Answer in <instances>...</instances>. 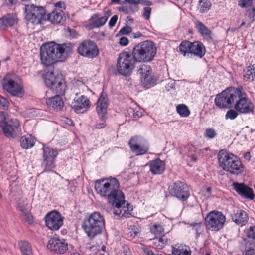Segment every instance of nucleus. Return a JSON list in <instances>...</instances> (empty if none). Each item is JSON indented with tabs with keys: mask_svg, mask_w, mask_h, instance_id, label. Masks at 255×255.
Returning <instances> with one entry per match:
<instances>
[{
	"mask_svg": "<svg viewBox=\"0 0 255 255\" xmlns=\"http://www.w3.org/2000/svg\"><path fill=\"white\" fill-rule=\"evenodd\" d=\"M70 43L57 44L54 42L43 45L40 48L41 63L49 66L58 62H64L72 52Z\"/></svg>",
	"mask_w": 255,
	"mask_h": 255,
	"instance_id": "nucleus-1",
	"label": "nucleus"
},
{
	"mask_svg": "<svg viewBox=\"0 0 255 255\" xmlns=\"http://www.w3.org/2000/svg\"><path fill=\"white\" fill-rule=\"evenodd\" d=\"M82 227L87 236L93 239L100 234L104 228V217L99 212H94L85 218Z\"/></svg>",
	"mask_w": 255,
	"mask_h": 255,
	"instance_id": "nucleus-2",
	"label": "nucleus"
},
{
	"mask_svg": "<svg viewBox=\"0 0 255 255\" xmlns=\"http://www.w3.org/2000/svg\"><path fill=\"white\" fill-rule=\"evenodd\" d=\"M108 202L114 207L113 213L121 218H129L131 216L130 211L132 208L128 203L125 206V196L119 188L109 194L107 197Z\"/></svg>",
	"mask_w": 255,
	"mask_h": 255,
	"instance_id": "nucleus-3",
	"label": "nucleus"
},
{
	"mask_svg": "<svg viewBox=\"0 0 255 255\" xmlns=\"http://www.w3.org/2000/svg\"><path fill=\"white\" fill-rule=\"evenodd\" d=\"M43 78L46 85L56 95H65L67 85L65 79L60 72L46 70L43 74Z\"/></svg>",
	"mask_w": 255,
	"mask_h": 255,
	"instance_id": "nucleus-4",
	"label": "nucleus"
},
{
	"mask_svg": "<svg viewBox=\"0 0 255 255\" xmlns=\"http://www.w3.org/2000/svg\"><path fill=\"white\" fill-rule=\"evenodd\" d=\"M219 165L222 169L233 174H241L244 170V166L240 160L231 153L220 151L218 154Z\"/></svg>",
	"mask_w": 255,
	"mask_h": 255,
	"instance_id": "nucleus-5",
	"label": "nucleus"
},
{
	"mask_svg": "<svg viewBox=\"0 0 255 255\" xmlns=\"http://www.w3.org/2000/svg\"><path fill=\"white\" fill-rule=\"evenodd\" d=\"M6 114L4 112L0 113V127L4 135L8 138H15L21 135V128L19 120H11L7 121Z\"/></svg>",
	"mask_w": 255,
	"mask_h": 255,
	"instance_id": "nucleus-6",
	"label": "nucleus"
},
{
	"mask_svg": "<svg viewBox=\"0 0 255 255\" xmlns=\"http://www.w3.org/2000/svg\"><path fill=\"white\" fill-rule=\"evenodd\" d=\"M25 18L34 24L45 25L46 27L50 26L49 21H46V11L44 7L29 4L25 6Z\"/></svg>",
	"mask_w": 255,
	"mask_h": 255,
	"instance_id": "nucleus-7",
	"label": "nucleus"
},
{
	"mask_svg": "<svg viewBox=\"0 0 255 255\" xmlns=\"http://www.w3.org/2000/svg\"><path fill=\"white\" fill-rule=\"evenodd\" d=\"M116 188H120V183L115 177L102 178L95 182V189L96 192L101 197L106 198L115 191Z\"/></svg>",
	"mask_w": 255,
	"mask_h": 255,
	"instance_id": "nucleus-8",
	"label": "nucleus"
},
{
	"mask_svg": "<svg viewBox=\"0 0 255 255\" xmlns=\"http://www.w3.org/2000/svg\"><path fill=\"white\" fill-rule=\"evenodd\" d=\"M135 68V61L129 52H124L119 55L117 63L118 72L127 76L131 74Z\"/></svg>",
	"mask_w": 255,
	"mask_h": 255,
	"instance_id": "nucleus-9",
	"label": "nucleus"
},
{
	"mask_svg": "<svg viewBox=\"0 0 255 255\" xmlns=\"http://www.w3.org/2000/svg\"><path fill=\"white\" fill-rule=\"evenodd\" d=\"M238 96L237 88L230 87L217 95L215 105L220 108H231L233 106L234 100Z\"/></svg>",
	"mask_w": 255,
	"mask_h": 255,
	"instance_id": "nucleus-10",
	"label": "nucleus"
},
{
	"mask_svg": "<svg viewBox=\"0 0 255 255\" xmlns=\"http://www.w3.org/2000/svg\"><path fill=\"white\" fill-rule=\"evenodd\" d=\"M205 220L207 229L213 231H218L223 227L226 217L222 212L214 210L209 212Z\"/></svg>",
	"mask_w": 255,
	"mask_h": 255,
	"instance_id": "nucleus-11",
	"label": "nucleus"
},
{
	"mask_svg": "<svg viewBox=\"0 0 255 255\" xmlns=\"http://www.w3.org/2000/svg\"><path fill=\"white\" fill-rule=\"evenodd\" d=\"M237 93L238 96L233 103L234 108L237 111L242 114L252 113L254 108L253 103L241 89L237 88Z\"/></svg>",
	"mask_w": 255,
	"mask_h": 255,
	"instance_id": "nucleus-12",
	"label": "nucleus"
},
{
	"mask_svg": "<svg viewBox=\"0 0 255 255\" xmlns=\"http://www.w3.org/2000/svg\"><path fill=\"white\" fill-rule=\"evenodd\" d=\"M108 106V98L106 93L102 92L97 102L96 111L101 122L94 126L95 128H102L105 126V121Z\"/></svg>",
	"mask_w": 255,
	"mask_h": 255,
	"instance_id": "nucleus-13",
	"label": "nucleus"
},
{
	"mask_svg": "<svg viewBox=\"0 0 255 255\" xmlns=\"http://www.w3.org/2000/svg\"><path fill=\"white\" fill-rule=\"evenodd\" d=\"M138 73L140 75L141 83L144 87L149 88L155 85L157 78L152 75V71L150 66L141 65L138 70Z\"/></svg>",
	"mask_w": 255,
	"mask_h": 255,
	"instance_id": "nucleus-14",
	"label": "nucleus"
},
{
	"mask_svg": "<svg viewBox=\"0 0 255 255\" xmlns=\"http://www.w3.org/2000/svg\"><path fill=\"white\" fill-rule=\"evenodd\" d=\"M45 222L49 229L58 230L63 224V217L59 212L54 210L46 215Z\"/></svg>",
	"mask_w": 255,
	"mask_h": 255,
	"instance_id": "nucleus-15",
	"label": "nucleus"
},
{
	"mask_svg": "<svg viewBox=\"0 0 255 255\" xmlns=\"http://www.w3.org/2000/svg\"><path fill=\"white\" fill-rule=\"evenodd\" d=\"M99 53V48L94 42L90 40H87L81 43V55L93 59L97 57Z\"/></svg>",
	"mask_w": 255,
	"mask_h": 255,
	"instance_id": "nucleus-16",
	"label": "nucleus"
},
{
	"mask_svg": "<svg viewBox=\"0 0 255 255\" xmlns=\"http://www.w3.org/2000/svg\"><path fill=\"white\" fill-rule=\"evenodd\" d=\"M43 159L42 167L45 171H50L55 167V159L58 154L56 150L49 147H43Z\"/></svg>",
	"mask_w": 255,
	"mask_h": 255,
	"instance_id": "nucleus-17",
	"label": "nucleus"
},
{
	"mask_svg": "<svg viewBox=\"0 0 255 255\" xmlns=\"http://www.w3.org/2000/svg\"><path fill=\"white\" fill-rule=\"evenodd\" d=\"M2 86L4 90L13 96H19L23 91L21 86L11 79L10 75H6L4 77Z\"/></svg>",
	"mask_w": 255,
	"mask_h": 255,
	"instance_id": "nucleus-18",
	"label": "nucleus"
},
{
	"mask_svg": "<svg viewBox=\"0 0 255 255\" xmlns=\"http://www.w3.org/2000/svg\"><path fill=\"white\" fill-rule=\"evenodd\" d=\"M47 247L51 251L60 254H64L68 249L65 239L58 237L51 238L48 241Z\"/></svg>",
	"mask_w": 255,
	"mask_h": 255,
	"instance_id": "nucleus-19",
	"label": "nucleus"
},
{
	"mask_svg": "<svg viewBox=\"0 0 255 255\" xmlns=\"http://www.w3.org/2000/svg\"><path fill=\"white\" fill-rule=\"evenodd\" d=\"M170 193L182 201L186 200L190 195L187 185L179 181L174 183L170 190Z\"/></svg>",
	"mask_w": 255,
	"mask_h": 255,
	"instance_id": "nucleus-20",
	"label": "nucleus"
},
{
	"mask_svg": "<svg viewBox=\"0 0 255 255\" xmlns=\"http://www.w3.org/2000/svg\"><path fill=\"white\" fill-rule=\"evenodd\" d=\"M131 151L137 155L146 153L149 149L148 144L141 145V138L139 136L132 137L129 141Z\"/></svg>",
	"mask_w": 255,
	"mask_h": 255,
	"instance_id": "nucleus-21",
	"label": "nucleus"
},
{
	"mask_svg": "<svg viewBox=\"0 0 255 255\" xmlns=\"http://www.w3.org/2000/svg\"><path fill=\"white\" fill-rule=\"evenodd\" d=\"M146 62L152 61L155 57L157 49L153 42L145 41L140 43Z\"/></svg>",
	"mask_w": 255,
	"mask_h": 255,
	"instance_id": "nucleus-22",
	"label": "nucleus"
},
{
	"mask_svg": "<svg viewBox=\"0 0 255 255\" xmlns=\"http://www.w3.org/2000/svg\"><path fill=\"white\" fill-rule=\"evenodd\" d=\"M64 19V13L60 9L55 8L50 13L46 14V21H49L53 24H62Z\"/></svg>",
	"mask_w": 255,
	"mask_h": 255,
	"instance_id": "nucleus-23",
	"label": "nucleus"
},
{
	"mask_svg": "<svg viewBox=\"0 0 255 255\" xmlns=\"http://www.w3.org/2000/svg\"><path fill=\"white\" fill-rule=\"evenodd\" d=\"M46 104L49 109L57 112L62 111L64 107L63 100L59 95L47 98Z\"/></svg>",
	"mask_w": 255,
	"mask_h": 255,
	"instance_id": "nucleus-24",
	"label": "nucleus"
},
{
	"mask_svg": "<svg viewBox=\"0 0 255 255\" xmlns=\"http://www.w3.org/2000/svg\"><path fill=\"white\" fill-rule=\"evenodd\" d=\"M233 186L236 191L241 196L251 200L254 199L255 195L253 189L247 185L236 182L233 183Z\"/></svg>",
	"mask_w": 255,
	"mask_h": 255,
	"instance_id": "nucleus-25",
	"label": "nucleus"
},
{
	"mask_svg": "<svg viewBox=\"0 0 255 255\" xmlns=\"http://www.w3.org/2000/svg\"><path fill=\"white\" fill-rule=\"evenodd\" d=\"M206 53V49L204 45L200 42L195 41L191 42L190 47V58L196 57L202 58Z\"/></svg>",
	"mask_w": 255,
	"mask_h": 255,
	"instance_id": "nucleus-26",
	"label": "nucleus"
},
{
	"mask_svg": "<svg viewBox=\"0 0 255 255\" xmlns=\"http://www.w3.org/2000/svg\"><path fill=\"white\" fill-rule=\"evenodd\" d=\"M16 22L17 17L15 14H8L0 19V29L4 30L13 26Z\"/></svg>",
	"mask_w": 255,
	"mask_h": 255,
	"instance_id": "nucleus-27",
	"label": "nucleus"
},
{
	"mask_svg": "<svg viewBox=\"0 0 255 255\" xmlns=\"http://www.w3.org/2000/svg\"><path fill=\"white\" fill-rule=\"evenodd\" d=\"M232 220L237 225L242 226L245 225L248 220V215L246 212L242 210H237L232 216Z\"/></svg>",
	"mask_w": 255,
	"mask_h": 255,
	"instance_id": "nucleus-28",
	"label": "nucleus"
},
{
	"mask_svg": "<svg viewBox=\"0 0 255 255\" xmlns=\"http://www.w3.org/2000/svg\"><path fill=\"white\" fill-rule=\"evenodd\" d=\"M164 169L165 164L159 159L153 160L150 163V171L153 174H161L164 171Z\"/></svg>",
	"mask_w": 255,
	"mask_h": 255,
	"instance_id": "nucleus-29",
	"label": "nucleus"
},
{
	"mask_svg": "<svg viewBox=\"0 0 255 255\" xmlns=\"http://www.w3.org/2000/svg\"><path fill=\"white\" fill-rule=\"evenodd\" d=\"M172 252L173 255H191L190 247L182 244L172 247Z\"/></svg>",
	"mask_w": 255,
	"mask_h": 255,
	"instance_id": "nucleus-30",
	"label": "nucleus"
},
{
	"mask_svg": "<svg viewBox=\"0 0 255 255\" xmlns=\"http://www.w3.org/2000/svg\"><path fill=\"white\" fill-rule=\"evenodd\" d=\"M129 5L126 4L123 6L120 7L119 10L123 11L126 13H129L130 11L133 12L138 10V6L137 4L139 3L137 0H125Z\"/></svg>",
	"mask_w": 255,
	"mask_h": 255,
	"instance_id": "nucleus-31",
	"label": "nucleus"
},
{
	"mask_svg": "<svg viewBox=\"0 0 255 255\" xmlns=\"http://www.w3.org/2000/svg\"><path fill=\"white\" fill-rule=\"evenodd\" d=\"M132 57L135 62H146L140 43L138 44L134 47L132 50Z\"/></svg>",
	"mask_w": 255,
	"mask_h": 255,
	"instance_id": "nucleus-32",
	"label": "nucleus"
},
{
	"mask_svg": "<svg viewBox=\"0 0 255 255\" xmlns=\"http://www.w3.org/2000/svg\"><path fill=\"white\" fill-rule=\"evenodd\" d=\"M36 139L31 135H27L21 137L20 144L23 148L28 149L33 147L35 144Z\"/></svg>",
	"mask_w": 255,
	"mask_h": 255,
	"instance_id": "nucleus-33",
	"label": "nucleus"
},
{
	"mask_svg": "<svg viewBox=\"0 0 255 255\" xmlns=\"http://www.w3.org/2000/svg\"><path fill=\"white\" fill-rule=\"evenodd\" d=\"M255 78V63L248 66L244 70V80L246 81H252Z\"/></svg>",
	"mask_w": 255,
	"mask_h": 255,
	"instance_id": "nucleus-34",
	"label": "nucleus"
},
{
	"mask_svg": "<svg viewBox=\"0 0 255 255\" xmlns=\"http://www.w3.org/2000/svg\"><path fill=\"white\" fill-rule=\"evenodd\" d=\"M191 42L188 41H182L179 45V48L180 52L184 56H187L190 58V51Z\"/></svg>",
	"mask_w": 255,
	"mask_h": 255,
	"instance_id": "nucleus-35",
	"label": "nucleus"
},
{
	"mask_svg": "<svg viewBox=\"0 0 255 255\" xmlns=\"http://www.w3.org/2000/svg\"><path fill=\"white\" fill-rule=\"evenodd\" d=\"M91 106L90 100L85 96H81V113L88 111Z\"/></svg>",
	"mask_w": 255,
	"mask_h": 255,
	"instance_id": "nucleus-36",
	"label": "nucleus"
},
{
	"mask_svg": "<svg viewBox=\"0 0 255 255\" xmlns=\"http://www.w3.org/2000/svg\"><path fill=\"white\" fill-rule=\"evenodd\" d=\"M20 249L22 255H33L31 246L30 243L27 241L21 242Z\"/></svg>",
	"mask_w": 255,
	"mask_h": 255,
	"instance_id": "nucleus-37",
	"label": "nucleus"
},
{
	"mask_svg": "<svg viewBox=\"0 0 255 255\" xmlns=\"http://www.w3.org/2000/svg\"><path fill=\"white\" fill-rule=\"evenodd\" d=\"M153 240L154 245L158 249H162L167 243V238L164 235L159 238H154Z\"/></svg>",
	"mask_w": 255,
	"mask_h": 255,
	"instance_id": "nucleus-38",
	"label": "nucleus"
},
{
	"mask_svg": "<svg viewBox=\"0 0 255 255\" xmlns=\"http://www.w3.org/2000/svg\"><path fill=\"white\" fill-rule=\"evenodd\" d=\"M177 113L182 117H188L190 112L188 107L184 104H180L176 107Z\"/></svg>",
	"mask_w": 255,
	"mask_h": 255,
	"instance_id": "nucleus-39",
	"label": "nucleus"
},
{
	"mask_svg": "<svg viewBox=\"0 0 255 255\" xmlns=\"http://www.w3.org/2000/svg\"><path fill=\"white\" fill-rule=\"evenodd\" d=\"M211 6V3L210 1L205 0H200L199 1L198 9L200 12L203 13L209 10Z\"/></svg>",
	"mask_w": 255,
	"mask_h": 255,
	"instance_id": "nucleus-40",
	"label": "nucleus"
},
{
	"mask_svg": "<svg viewBox=\"0 0 255 255\" xmlns=\"http://www.w3.org/2000/svg\"><path fill=\"white\" fill-rule=\"evenodd\" d=\"M151 232L156 236H162L164 235V231L163 227L160 225L155 224L150 228Z\"/></svg>",
	"mask_w": 255,
	"mask_h": 255,
	"instance_id": "nucleus-41",
	"label": "nucleus"
},
{
	"mask_svg": "<svg viewBox=\"0 0 255 255\" xmlns=\"http://www.w3.org/2000/svg\"><path fill=\"white\" fill-rule=\"evenodd\" d=\"M247 237L248 239L246 242V246L247 247L249 246L250 239L255 240V226L251 227L247 231Z\"/></svg>",
	"mask_w": 255,
	"mask_h": 255,
	"instance_id": "nucleus-42",
	"label": "nucleus"
},
{
	"mask_svg": "<svg viewBox=\"0 0 255 255\" xmlns=\"http://www.w3.org/2000/svg\"><path fill=\"white\" fill-rule=\"evenodd\" d=\"M106 21V17H102L96 20H92L91 23V27L92 28H99L101 26H102Z\"/></svg>",
	"mask_w": 255,
	"mask_h": 255,
	"instance_id": "nucleus-43",
	"label": "nucleus"
},
{
	"mask_svg": "<svg viewBox=\"0 0 255 255\" xmlns=\"http://www.w3.org/2000/svg\"><path fill=\"white\" fill-rule=\"evenodd\" d=\"M80 98L76 97L74 99L73 101L71 104V108L77 113H79L80 111Z\"/></svg>",
	"mask_w": 255,
	"mask_h": 255,
	"instance_id": "nucleus-44",
	"label": "nucleus"
},
{
	"mask_svg": "<svg viewBox=\"0 0 255 255\" xmlns=\"http://www.w3.org/2000/svg\"><path fill=\"white\" fill-rule=\"evenodd\" d=\"M129 115H132L134 118H139L142 116V112L139 111L137 108H129L128 109Z\"/></svg>",
	"mask_w": 255,
	"mask_h": 255,
	"instance_id": "nucleus-45",
	"label": "nucleus"
},
{
	"mask_svg": "<svg viewBox=\"0 0 255 255\" xmlns=\"http://www.w3.org/2000/svg\"><path fill=\"white\" fill-rule=\"evenodd\" d=\"M185 149L188 151L187 154L188 156H190L192 157V160L194 161H196V158L194 156V153L195 152V147L193 145L188 146L187 147H185Z\"/></svg>",
	"mask_w": 255,
	"mask_h": 255,
	"instance_id": "nucleus-46",
	"label": "nucleus"
},
{
	"mask_svg": "<svg viewBox=\"0 0 255 255\" xmlns=\"http://www.w3.org/2000/svg\"><path fill=\"white\" fill-rule=\"evenodd\" d=\"M217 135L216 131L213 128L206 129L205 132V136L209 139H213Z\"/></svg>",
	"mask_w": 255,
	"mask_h": 255,
	"instance_id": "nucleus-47",
	"label": "nucleus"
},
{
	"mask_svg": "<svg viewBox=\"0 0 255 255\" xmlns=\"http://www.w3.org/2000/svg\"><path fill=\"white\" fill-rule=\"evenodd\" d=\"M238 116V113L237 111H235L233 109H230L227 111L225 117L226 119H229L230 120L235 119Z\"/></svg>",
	"mask_w": 255,
	"mask_h": 255,
	"instance_id": "nucleus-48",
	"label": "nucleus"
},
{
	"mask_svg": "<svg viewBox=\"0 0 255 255\" xmlns=\"http://www.w3.org/2000/svg\"><path fill=\"white\" fill-rule=\"evenodd\" d=\"M196 26L199 32H210V31H208L207 27L200 21H198L196 23Z\"/></svg>",
	"mask_w": 255,
	"mask_h": 255,
	"instance_id": "nucleus-49",
	"label": "nucleus"
},
{
	"mask_svg": "<svg viewBox=\"0 0 255 255\" xmlns=\"http://www.w3.org/2000/svg\"><path fill=\"white\" fill-rule=\"evenodd\" d=\"M254 0H241L239 2V5L242 7L250 6Z\"/></svg>",
	"mask_w": 255,
	"mask_h": 255,
	"instance_id": "nucleus-50",
	"label": "nucleus"
},
{
	"mask_svg": "<svg viewBox=\"0 0 255 255\" xmlns=\"http://www.w3.org/2000/svg\"><path fill=\"white\" fill-rule=\"evenodd\" d=\"M8 106L9 103L6 99L0 95V106L3 109H6L8 108Z\"/></svg>",
	"mask_w": 255,
	"mask_h": 255,
	"instance_id": "nucleus-51",
	"label": "nucleus"
},
{
	"mask_svg": "<svg viewBox=\"0 0 255 255\" xmlns=\"http://www.w3.org/2000/svg\"><path fill=\"white\" fill-rule=\"evenodd\" d=\"M249 245L251 247L246 251L245 255H255V250L253 249L255 247V243H251Z\"/></svg>",
	"mask_w": 255,
	"mask_h": 255,
	"instance_id": "nucleus-52",
	"label": "nucleus"
},
{
	"mask_svg": "<svg viewBox=\"0 0 255 255\" xmlns=\"http://www.w3.org/2000/svg\"><path fill=\"white\" fill-rule=\"evenodd\" d=\"M151 9L149 7H146L143 9V16L146 20L150 18Z\"/></svg>",
	"mask_w": 255,
	"mask_h": 255,
	"instance_id": "nucleus-53",
	"label": "nucleus"
},
{
	"mask_svg": "<svg viewBox=\"0 0 255 255\" xmlns=\"http://www.w3.org/2000/svg\"><path fill=\"white\" fill-rule=\"evenodd\" d=\"M128 39L125 37H121L119 40V44L121 46H125L128 44Z\"/></svg>",
	"mask_w": 255,
	"mask_h": 255,
	"instance_id": "nucleus-54",
	"label": "nucleus"
},
{
	"mask_svg": "<svg viewBox=\"0 0 255 255\" xmlns=\"http://www.w3.org/2000/svg\"><path fill=\"white\" fill-rule=\"evenodd\" d=\"M118 20V16L117 15H114L110 19L109 22V25L110 27H113L115 24L116 23Z\"/></svg>",
	"mask_w": 255,
	"mask_h": 255,
	"instance_id": "nucleus-55",
	"label": "nucleus"
},
{
	"mask_svg": "<svg viewBox=\"0 0 255 255\" xmlns=\"http://www.w3.org/2000/svg\"><path fill=\"white\" fill-rule=\"evenodd\" d=\"M175 82L173 80H169L168 83L166 84L165 88L167 91H169L171 89L174 88Z\"/></svg>",
	"mask_w": 255,
	"mask_h": 255,
	"instance_id": "nucleus-56",
	"label": "nucleus"
},
{
	"mask_svg": "<svg viewBox=\"0 0 255 255\" xmlns=\"http://www.w3.org/2000/svg\"><path fill=\"white\" fill-rule=\"evenodd\" d=\"M193 229H194L196 232L197 234H199L201 231V224H194L193 225Z\"/></svg>",
	"mask_w": 255,
	"mask_h": 255,
	"instance_id": "nucleus-57",
	"label": "nucleus"
},
{
	"mask_svg": "<svg viewBox=\"0 0 255 255\" xmlns=\"http://www.w3.org/2000/svg\"><path fill=\"white\" fill-rule=\"evenodd\" d=\"M24 216L25 220L27 221L29 224H31L33 222L31 216L27 213H24Z\"/></svg>",
	"mask_w": 255,
	"mask_h": 255,
	"instance_id": "nucleus-58",
	"label": "nucleus"
},
{
	"mask_svg": "<svg viewBox=\"0 0 255 255\" xmlns=\"http://www.w3.org/2000/svg\"><path fill=\"white\" fill-rule=\"evenodd\" d=\"M201 34L203 38L206 39L207 41H210L211 40L210 33H201Z\"/></svg>",
	"mask_w": 255,
	"mask_h": 255,
	"instance_id": "nucleus-59",
	"label": "nucleus"
},
{
	"mask_svg": "<svg viewBox=\"0 0 255 255\" xmlns=\"http://www.w3.org/2000/svg\"><path fill=\"white\" fill-rule=\"evenodd\" d=\"M132 30L131 27L129 26L126 25V26L123 27L119 32H131Z\"/></svg>",
	"mask_w": 255,
	"mask_h": 255,
	"instance_id": "nucleus-60",
	"label": "nucleus"
},
{
	"mask_svg": "<svg viewBox=\"0 0 255 255\" xmlns=\"http://www.w3.org/2000/svg\"><path fill=\"white\" fill-rule=\"evenodd\" d=\"M64 121L66 124L69 126H72L73 125V121L68 118H64Z\"/></svg>",
	"mask_w": 255,
	"mask_h": 255,
	"instance_id": "nucleus-61",
	"label": "nucleus"
},
{
	"mask_svg": "<svg viewBox=\"0 0 255 255\" xmlns=\"http://www.w3.org/2000/svg\"><path fill=\"white\" fill-rule=\"evenodd\" d=\"M5 2L8 5H13L17 2V0H5Z\"/></svg>",
	"mask_w": 255,
	"mask_h": 255,
	"instance_id": "nucleus-62",
	"label": "nucleus"
},
{
	"mask_svg": "<svg viewBox=\"0 0 255 255\" xmlns=\"http://www.w3.org/2000/svg\"><path fill=\"white\" fill-rule=\"evenodd\" d=\"M56 8L60 9L62 8L64 6V3L62 2H58L55 4Z\"/></svg>",
	"mask_w": 255,
	"mask_h": 255,
	"instance_id": "nucleus-63",
	"label": "nucleus"
},
{
	"mask_svg": "<svg viewBox=\"0 0 255 255\" xmlns=\"http://www.w3.org/2000/svg\"><path fill=\"white\" fill-rule=\"evenodd\" d=\"M251 155L250 152H247L244 155V158L247 160L248 161H250L251 159Z\"/></svg>",
	"mask_w": 255,
	"mask_h": 255,
	"instance_id": "nucleus-64",
	"label": "nucleus"
}]
</instances>
